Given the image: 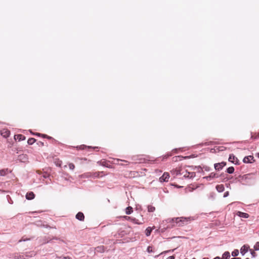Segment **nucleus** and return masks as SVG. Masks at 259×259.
Listing matches in <instances>:
<instances>
[{
	"instance_id": "12",
	"label": "nucleus",
	"mask_w": 259,
	"mask_h": 259,
	"mask_svg": "<svg viewBox=\"0 0 259 259\" xmlns=\"http://www.w3.org/2000/svg\"><path fill=\"white\" fill-rule=\"evenodd\" d=\"M14 139H15V140L21 141L25 140V137L21 134L16 135L14 136Z\"/></svg>"
},
{
	"instance_id": "36",
	"label": "nucleus",
	"mask_w": 259,
	"mask_h": 259,
	"mask_svg": "<svg viewBox=\"0 0 259 259\" xmlns=\"http://www.w3.org/2000/svg\"><path fill=\"white\" fill-rule=\"evenodd\" d=\"M99 176V172H96L94 174V177H98Z\"/></svg>"
},
{
	"instance_id": "22",
	"label": "nucleus",
	"mask_w": 259,
	"mask_h": 259,
	"mask_svg": "<svg viewBox=\"0 0 259 259\" xmlns=\"http://www.w3.org/2000/svg\"><path fill=\"white\" fill-rule=\"evenodd\" d=\"M226 171L228 174H233L234 172V167L230 166V167H228Z\"/></svg>"
},
{
	"instance_id": "24",
	"label": "nucleus",
	"mask_w": 259,
	"mask_h": 259,
	"mask_svg": "<svg viewBox=\"0 0 259 259\" xmlns=\"http://www.w3.org/2000/svg\"><path fill=\"white\" fill-rule=\"evenodd\" d=\"M35 141L36 140L34 138H30L28 139L27 141V143L29 145H32L35 142Z\"/></svg>"
},
{
	"instance_id": "21",
	"label": "nucleus",
	"mask_w": 259,
	"mask_h": 259,
	"mask_svg": "<svg viewBox=\"0 0 259 259\" xmlns=\"http://www.w3.org/2000/svg\"><path fill=\"white\" fill-rule=\"evenodd\" d=\"M8 171V169H3L0 170V176H5Z\"/></svg>"
},
{
	"instance_id": "2",
	"label": "nucleus",
	"mask_w": 259,
	"mask_h": 259,
	"mask_svg": "<svg viewBox=\"0 0 259 259\" xmlns=\"http://www.w3.org/2000/svg\"><path fill=\"white\" fill-rule=\"evenodd\" d=\"M124 218L125 220L131 221L135 224L141 225L144 223L143 218H142V215H141V220L128 216H124Z\"/></svg>"
},
{
	"instance_id": "35",
	"label": "nucleus",
	"mask_w": 259,
	"mask_h": 259,
	"mask_svg": "<svg viewBox=\"0 0 259 259\" xmlns=\"http://www.w3.org/2000/svg\"><path fill=\"white\" fill-rule=\"evenodd\" d=\"M229 194V193L228 191L225 192V193L224 194V197H227V196H228Z\"/></svg>"
},
{
	"instance_id": "33",
	"label": "nucleus",
	"mask_w": 259,
	"mask_h": 259,
	"mask_svg": "<svg viewBox=\"0 0 259 259\" xmlns=\"http://www.w3.org/2000/svg\"><path fill=\"white\" fill-rule=\"evenodd\" d=\"M51 239H49L48 238H46L45 241L43 242V243H48L51 242Z\"/></svg>"
},
{
	"instance_id": "7",
	"label": "nucleus",
	"mask_w": 259,
	"mask_h": 259,
	"mask_svg": "<svg viewBox=\"0 0 259 259\" xmlns=\"http://www.w3.org/2000/svg\"><path fill=\"white\" fill-rule=\"evenodd\" d=\"M0 134L4 138H8L10 136V132L7 128H3L0 131Z\"/></svg>"
},
{
	"instance_id": "13",
	"label": "nucleus",
	"mask_w": 259,
	"mask_h": 259,
	"mask_svg": "<svg viewBox=\"0 0 259 259\" xmlns=\"http://www.w3.org/2000/svg\"><path fill=\"white\" fill-rule=\"evenodd\" d=\"M35 197V195L32 192H29L26 193V198L27 200H32Z\"/></svg>"
},
{
	"instance_id": "42",
	"label": "nucleus",
	"mask_w": 259,
	"mask_h": 259,
	"mask_svg": "<svg viewBox=\"0 0 259 259\" xmlns=\"http://www.w3.org/2000/svg\"><path fill=\"white\" fill-rule=\"evenodd\" d=\"M39 143H40V145L41 146H44V143H43V142H40Z\"/></svg>"
},
{
	"instance_id": "43",
	"label": "nucleus",
	"mask_w": 259,
	"mask_h": 259,
	"mask_svg": "<svg viewBox=\"0 0 259 259\" xmlns=\"http://www.w3.org/2000/svg\"><path fill=\"white\" fill-rule=\"evenodd\" d=\"M231 259H241L240 257H234L232 258Z\"/></svg>"
},
{
	"instance_id": "28",
	"label": "nucleus",
	"mask_w": 259,
	"mask_h": 259,
	"mask_svg": "<svg viewBox=\"0 0 259 259\" xmlns=\"http://www.w3.org/2000/svg\"><path fill=\"white\" fill-rule=\"evenodd\" d=\"M98 163L101 165H102V166H106V167H109V166L107 165L106 164V161H98Z\"/></svg>"
},
{
	"instance_id": "4",
	"label": "nucleus",
	"mask_w": 259,
	"mask_h": 259,
	"mask_svg": "<svg viewBox=\"0 0 259 259\" xmlns=\"http://www.w3.org/2000/svg\"><path fill=\"white\" fill-rule=\"evenodd\" d=\"M183 172H184L183 175V177L185 178H189L191 179L195 177V172H188L187 170L183 171Z\"/></svg>"
},
{
	"instance_id": "23",
	"label": "nucleus",
	"mask_w": 259,
	"mask_h": 259,
	"mask_svg": "<svg viewBox=\"0 0 259 259\" xmlns=\"http://www.w3.org/2000/svg\"><path fill=\"white\" fill-rule=\"evenodd\" d=\"M198 169H204L206 171H209L210 170V168L209 166H203V167H202L201 166H198L197 167Z\"/></svg>"
},
{
	"instance_id": "37",
	"label": "nucleus",
	"mask_w": 259,
	"mask_h": 259,
	"mask_svg": "<svg viewBox=\"0 0 259 259\" xmlns=\"http://www.w3.org/2000/svg\"><path fill=\"white\" fill-rule=\"evenodd\" d=\"M32 135H36V136H40V135H42L41 134H40V133H35V134H34V133H32Z\"/></svg>"
},
{
	"instance_id": "25",
	"label": "nucleus",
	"mask_w": 259,
	"mask_h": 259,
	"mask_svg": "<svg viewBox=\"0 0 259 259\" xmlns=\"http://www.w3.org/2000/svg\"><path fill=\"white\" fill-rule=\"evenodd\" d=\"M155 210V207L152 206V205H148V212H154Z\"/></svg>"
},
{
	"instance_id": "19",
	"label": "nucleus",
	"mask_w": 259,
	"mask_h": 259,
	"mask_svg": "<svg viewBox=\"0 0 259 259\" xmlns=\"http://www.w3.org/2000/svg\"><path fill=\"white\" fill-rule=\"evenodd\" d=\"M184 172H183L182 169H176L174 170V174L177 176H181L184 174Z\"/></svg>"
},
{
	"instance_id": "34",
	"label": "nucleus",
	"mask_w": 259,
	"mask_h": 259,
	"mask_svg": "<svg viewBox=\"0 0 259 259\" xmlns=\"http://www.w3.org/2000/svg\"><path fill=\"white\" fill-rule=\"evenodd\" d=\"M251 254L252 257H254L256 256V253L253 251H251Z\"/></svg>"
},
{
	"instance_id": "47",
	"label": "nucleus",
	"mask_w": 259,
	"mask_h": 259,
	"mask_svg": "<svg viewBox=\"0 0 259 259\" xmlns=\"http://www.w3.org/2000/svg\"><path fill=\"white\" fill-rule=\"evenodd\" d=\"M258 155V157L259 158V153L257 154Z\"/></svg>"
},
{
	"instance_id": "1",
	"label": "nucleus",
	"mask_w": 259,
	"mask_h": 259,
	"mask_svg": "<svg viewBox=\"0 0 259 259\" xmlns=\"http://www.w3.org/2000/svg\"><path fill=\"white\" fill-rule=\"evenodd\" d=\"M251 174H246L243 176L240 175L238 177V182L241 183L242 185H248L250 184L251 180Z\"/></svg>"
},
{
	"instance_id": "32",
	"label": "nucleus",
	"mask_w": 259,
	"mask_h": 259,
	"mask_svg": "<svg viewBox=\"0 0 259 259\" xmlns=\"http://www.w3.org/2000/svg\"><path fill=\"white\" fill-rule=\"evenodd\" d=\"M42 136L44 138H47V139H52V137H50V136H48V135H42Z\"/></svg>"
},
{
	"instance_id": "10",
	"label": "nucleus",
	"mask_w": 259,
	"mask_h": 259,
	"mask_svg": "<svg viewBox=\"0 0 259 259\" xmlns=\"http://www.w3.org/2000/svg\"><path fill=\"white\" fill-rule=\"evenodd\" d=\"M75 218L79 221H83L84 219V215L82 212H79L76 214Z\"/></svg>"
},
{
	"instance_id": "30",
	"label": "nucleus",
	"mask_w": 259,
	"mask_h": 259,
	"mask_svg": "<svg viewBox=\"0 0 259 259\" xmlns=\"http://www.w3.org/2000/svg\"><path fill=\"white\" fill-rule=\"evenodd\" d=\"M147 251L148 252V253H151L153 252V250H152V247L151 246H149L147 248Z\"/></svg>"
},
{
	"instance_id": "40",
	"label": "nucleus",
	"mask_w": 259,
	"mask_h": 259,
	"mask_svg": "<svg viewBox=\"0 0 259 259\" xmlns=\"http://www.w3.org/2000/svg\"><path fill=\"white\" fill-rule=\"evenodd\" d=\"M62 259H71V258L69 257L65 256Z\"/></svg>"
},
{
	"instance_id": "16",
	"label": "nucleus",
	"mask_w": 259,
	"mask_h": 259,
	"mask_svg": "<svg viewBox=\"0 0 259 259\" xmlns=\"http://www.w3.org/2000/svg\"><path fill=\"white\" fill-rule=\"evenodd\" d=\"M253 158V157L252 156H246L244 158L243 161L244 163H250V160L252 159Z\"/></svg>"
},
{
	"instance_id": "48",
	"label": "nucleus",
	"mask_w": 259,
	"mask_h": 259,
	"mask_svg": "<svg viewBox=\"0 0 259 259\" xmlns=\"http://www.w3.org/2000/svg\"><path fill=\"white\" fill-rule=\"evenodd\" d=\"M203 259H207L206 258H203Z\"/></svg>"
},
{
	"instance_id": "6",
	"label": "nucleus",
	"mask_w": 259,
	"mask_h": 259,
	"mask_svg": "<svg viewBox=\"0 0 259 259\" xmlns=\"http://www.w3.org/2000/svg\"><path fill=\"white\" fill-rule=\"evenodd\" d=\"M169 178V175L168 172H164L161 177L159 178L160 182H168Z\"/></svg>"
},
{
	"instance_id": "17",
	"label": "nucleus",
	"mask_w": 259,
	"mask_h": 259,
	"mask_svg": "<svg viewBox=\"0 0 259 259\" xmlns=\"http://www.w3.org/2000/svg\"><path fill=\"white\" fill-rule=\"evenodd\" d=\"M216 189L219 192H222L224 191L225 188L223 185H218L216 186Z\"/></svg>"
},
{
	"instance_id": "44",
	"label": "nucleus",
	"mask_w": 259,
	"mask_h": 259,
	"mask_svg": "<svg viewBox=\"0 0 259 259\" xmlns=\"http://www.w3.org/2000/svg\"><path fill=\"white\" fill-rule=\"evenodd\" d=\"M53 239H56V240H57V238L56 237H54V238H53Z\"/></svg>"
},
{
	"instance_id": "5",
	"label": "nucleus",
	"mask_w": 259,
	"mask_h": 259,
	"mask_svg": "<svg viewBox=\"0 0 259 259\" xmlns=\"http://www.w3.org/2000/svg\"><path fill=\"white\" fill-rule=\"evenodd\" d=\"M226 165V162H222L220 163H215L214 164V167L216 170H221L224 166H225Z\"/></svg>"
},
{
	"instance_id": "39",
	"label": "nucleus",
	"mask_w": 259,
	"mask_h": 259,
	"mask_svg": "<svg viewBox=\"0 0 259 259\" xmlns=\"http://www.w3.org/2000/svg\"><path fill=\"white\" fill-rule=\"evenodd\" d=\"M84 147H86V146L83 145H80V146H79V148H81V149H83Z\"/></svg>"
},
{
	"instance_id": "31",
	"label": "nucleus",
	"mask_w": 259,
	"mask_h": 259,
	"mask_svg": "<svg viewBox=\"0 0 259 259\" xmlns=\"http://www.w3.org/2000/svg\"><path fill=\"white\" fill-rule=\"evenodd\" d=\"M69 167L70 169L73 170L75 168V166L73 163H70L69 164Z\"/></svg>"
},
{
	"instance_id": "9",
	"label": "nucleus",
	"mask_w": 259,
	"mask_h": 259,
	"mask_svg": "<svg viewBox=\"0 0 259 259\" xmlns=\"http://www.w3.org/2000/svg\"><path fill=\"white\" fill-rule=\"evenodd\" d=\"M218 175L217 173L211 172L210 174V175L209 176H206V177H204L203 178L206 179L207 180H209L211 179H213L214 178H218Z\"/></svg>"
},
{
	"instance_id": "11",
	"label": "nucleus",
	"mask_w": 259,
	"mask_h": 259,
	"mask_svg": "<svg viewBox=\"0 0 259 259\" xmlns=\"http://www.w3.org/2000/svg\"><path fill=\"white\" fill-rule=\"evenodd\" d=\"M237 214L238 216H239L240 218H245V219L248 218L249 216L248 213L241 212V211H238L237 212Z\"/></svg>"
},
{
	"instance_id": "15",
	"label": "nucleus",
	"mask_w": 259,
	"mask_h": 259,
	"mask_svg": "<svg viewBox=\"0 0 259 259\" xmlns=\"http://www.w3.org/2000/svg\"><path fill=\"white\" fill-rule=\"evenodd\" d=\"M105 250L104 246H99L95 248V251L97 252H103Z\"/></svg>"
},
{
	"instance_id": "18",
	"label": "nucleus",
	"mask_w": 259,
	"mask_h": 259,
	"mask_svg": "<svg viewBox=\"0 0 259 259\" xmlns=\"http://www.w3.org/2000/svg\"><path fill=\"white\" fill-rule=\"evenodd\" d=\"M230 257V254L229 251H225L222 257H221V259H229Z\"/></svg>"
},
{
	"instance_id": "27",
	"label": "nucleus",
	"mask_w": 259,
	"mask_h": 259,
	"mask_svg": "<svg viewBox=\"0 0 259 259\" xmlns=\"http://www.w3.org/2000/svg\"><path fill=\"white\" fill-rule=\"evenodd\" d=\"M151 229L150 227H148L146 230V235L147 236H149L151 234Z\"/></svg>"
},
{
	"instance_id": "46",
	"label": "nucleus",
	"mask_w": 259,
	"mask_h": 259,
	"mask_svg": "<svg viewBox=\"0 0 259 259\" xmlns=\"http://www.w3.org/2000/svg\"><path fill=\"white\" fill-rule=\"evenodd\" d=\"M93 148H98V147H94Z\"/></svg>"
},
{
	"instance_id": "20",
	"label": "nucleus",
	"mask_w": 259,
	"mask_h": 259,
	"mask_svg": "<svg viewBox=\"0 0 259 259\" xmlns=\"http://www.w3.org/2000/svg\"><path fill=\"white\" fill-rule=\"evenodd\" d=\"M133 212V208L131 206H128L125 209V213L126 214H130Z\"/></svg>"
},
{
	"instance_id": "45",
	"label": "nucleus",
	"mask_w": 259,
	"mask_h": 259,
	"mask_svg": "<svg viewBox=\"0 0 259 259\" xmlns=\"http://www.w3.org/2000/svg\"><path fill=\"white\" fill-rule=\"evenodd\" d=\"M123 234H120V233L119 234V235H121L122 236Z\"/></svg>"
},
{
	"instance_id": "3",
	"label": "nucleus",
	"mask_w": 259,
	"mask_h": 259,
	"mask_svg": "<svg viewBox=\"0 0 259 259\" xmlns=\"http://www.w3.org/2000/svg\"><path fill=\"white\" fill-rule=\"evenodd\" d=\"M175 219L176 220V223L178 224L179 226H183L187 224V223L188 221L189 218L181 217L175 218ZM174 220V219H172V221Z\"/></svg>"
},
{
	"instance_id": "38",
	"label": "nucleus",
	"mask_w": 259,
	"mask_h": 259,
	"mask_svg": "<svg viewBox=\"0 0 259 259\" xmlns=\"http://www.w3.org/2000/svg\"><path fill=\"white\" fill-rule=\"evenodd\" d=\"M167 259H175V256L173 255L170 256Z\"/></svg>"
},
{
	"instance_id": "29",
	"label": "nucleus",
	"mask_w": 259,
	"mask_h": 259,
	"mask_svg": "<svg viewBox=\"0 0 259 259\" xmlns=\"http://www.w3.org/2000/svg\"><path fill=\"white\" fill-rule=\"evenodd\" d=\"M254 249L255 250H259V242H256V243L254 245Z\"/></svg>"
},
{
	"instance_id": "8",
	"label": "nucleus",
	"mask_w": 259,
	"mask_h": 259,
	"mask_svg": "<svg viewBox=\"0 0 259 259\" xmlns=\"http://www.w3.org/2000/svg\"><path fill=\"white\" fill-rule=\"evenodd\" d=\"M229 161L235 163V164H238V159L233 154H230Z\"/></svg>"
},
{
	"instance_id": "14",
	"label": "nucleus",
	"mask_w": 259,
	"mask_h": 259,
	"mask_svg": "<svg viewBox=\"0 0 259 259\" xmlns=\"http://www.w3.org/2000/svg\"><path fill=\"white\" fill-rule=\"evenodd\" d=\"M248 251V247L246 245H243L240 249V253L242 255H244Z\"/></svg>"
},
{
	"instance_id": "26",
	"label": "nucleus",
	"mask_w": 259,
	"mask_h": 259,
	"mask_svg": "<svg viewBox=\"0 0 259 259\" xmlns=\"http://www.w3.org/2000/svg\"><path fill=\"white\" fill-rule=\"evenodd\" d=\"M239 254V250L238 249H235L232 252V255L234 257L238 256Z\"/></svg>"
},
{
	"instance_id": "49",
	"label": "nucleus",
	"mask_w": 259,
	"mask_h": 259,
	"mask_svg": "<svg viewBox=\"0 0 259 259\" xmlns=\"http://www.w3.org/2000/svg\"><path fill=\"white\" fill-rule=\"evenodd\" d=\"M192 259H196V258H192Z\"/></svg>"
},
{
	"instance_id": "41",
	"label": "nucleus",
	"mask_w": 259,
	"mask_h": 259,
	"mask_svg": "<svg viewBox=\"0 0 259 259\" xmlns=\"http://www.w3.org/2000/svg\"><path fill=\"white\" fill-rule=\"evenodd\" d=\"M213 259H221V257H220L219 256H217V257H214Z\"/></svg>"
}]
</instances>
